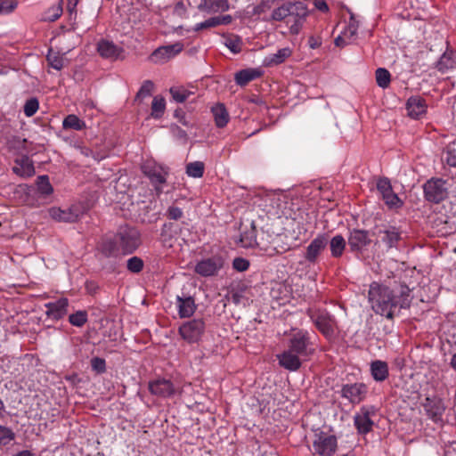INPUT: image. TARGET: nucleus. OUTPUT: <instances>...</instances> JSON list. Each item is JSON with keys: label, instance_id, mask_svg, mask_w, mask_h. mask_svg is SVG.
<instances>
[{"label": "nucleus", "instance_id": "33", "mask_svg": "<svg viewBox=\"0 0 456 456\" xmlns=\"http://www.w3.org/2000/svg\"><path fill=\"white\" fill-rule=\"evenodd\" d=\"M261 72L255 69H242L235 74V82L240 86H245L250 81L260 77Z\"/></svg>", "mask_w": 456, "mask_h": 456}, {"label": "nucleus", "instance_id": "50", "mask_svg": "<svg viewBox=\"0 0 456 456\" xmlns=\"http://www.w3.org/2000/svg\"><path fill=\"white\" fill-rule=\"evenodd\" d=\"M38 107H39L38 100L37 98H30L24 104V108H23L24 114L27 117H32L37 111Z\"/></svg>", "mask_w": 456, "mask_h": 456}, {"label": "nucleus", "instance_id": "53", "mask_svg": "<svg viewBox=\"0 0 456 456\" xmlns=\"http://www.w3.org/2000/svg\"><path fill=\"white\" fill-rule=\"evenodd\" d=\"M47 20L50 21H54L58 20L62 14V1L61 0L58 4L52 6L49 8Z\"/></svg>", "mask_w": 456, "mask_h": 456}, {"label": "nucleus", "instance_id": "21", "mask_svg": "<svg viewBox=\"0 0 456 456\" xmlns=\"http://www.w3.org/2000/svg\"><path fill=\"white\" fill-rule=\"evenodd\" d=\"M15 166L12 167V172L20 177L28 178L35 175L33 161L26 154L14 159Z\"/></svg>", "mask_w": 456, "mask_h": 456}, {"label": "nucleus", "instance_id": "19", "mask_svg": "<svg viewBox=\"0 0 456 456\" xmlns=\"http://www.w3.org/2000/svg\"><path fill=\"white\" fill-rule=\"evenodd\" d=\"M371 240L369 232L365 230L354 229L348 237V245L353 252H360L370 245Z\"/></svg>", "mask_w": 456, "mask_h": 456}, {"label": "nucleus", "instance_id": "11", "mask_svg": "<svg viewBox=\"0 0 456 456\" xmlns=\"http://www.w3.org/2000/svg\"><path fill=\"white\" fill-rule=\"evenodd\" d=\"M51 218L57 222L74 223L84 214V209L79 205H72L67 208L53 207L48 209Z\"/></svg>", "mask_w": 456, "mask_h": 456}, {"label": "nucleus", "instance_id": "63", "mask_svg": "<svg viewBox=\"0 0 456 456\" xmlns=\"http://www.w3.org/2000/svg\"><path fill=\"white\" fill-rule=\"evenodd\" d=\"M172 132H173L174 135L179 139H186V137H187L186 132L184 130L181 129L177 126H172Z\"/></svg>", "mask_w": 456, "mask_h": 456}, {"label": "nucleus", "instance_id": "28", "mask_svg": "<svg viewBox=\"0 0 456 456\" xmlns=\"http://www.w3.org/2000/svg\"><path fill=\"white\" fill-rule=\"evenodd\" d=\"M370 372L374 380L384 381L389 375L388 365L386 362L376 360L370 362Z\"/></svg>", "mask_w": 456, "mask_h": 456}, {"label": "nucleus", "instance_id": "57", "mask_svg": "<svg viewBox=\"0 0 456 456\" xmlns=\"http://www.w3.org/2000/svg\"><path fill=\"white\" fill-rule=\"evenodd\" d=\"M232 267L238 272H244L248 269L249 262L242 257L233 259Z\"/></svg>", "mask_w": 456, "mask_h": 456}, {"label": "nucleus", "instance_id": "55", "mask_svg": "<svg viewBox=\"0 0 456 456\" xmlns=\"http://www.w3.org/2000/svg\"><path fill=\"white\" fill-rule=\"evenodd\" d=\"M217 26H218L217 19L216 17H211V18L206 20L203 22L196 24L195 27L193 28V30L194 31H200V30H202V29L215 28V27H217Z\"/></svg>", "mask_w": 456, "mask_h": 456}, {"label": "nucleus", "instance_id": "8", "mask_svg": "<svg viewBox=\"0 0 456 456\" xmlns=\"http://www.w3.org/2000/svg\"><path fill=\"white\" fill-rule=\"evenodd\" d=\"M224 264L225 259L222 256L215 255L199 261L194 267V272L202 277L216 276Z\"/></svg>", "mask_w": 456, "mask_h": 456}, {"label": "nucleus", "instance_id": "54", "mask_svg": "<svg viewBox=\"0 0 456 456\" xmlns=\"http://www.w3.org/2000/svg\"><path fill=\"white\" fill-rule=\"evenodd\" d=\"M240 240L244 247H252L254 244H256V240L255 228L253 227L249 232L241 234Z\"/></svg>", "mask_w": 456, "mask_h": 456}, {"label": "nucleus", "instance_id": "10", "mask_svg": "<svg viewBox=\"0 0 456 456\" xmlns=\"http://www.w3.org/2000/svg\"><path fill=\"white\" fill-rule=\"evenodd\" d=\"M205 331V322L203 319H193L184 322L179 328V334L188 343L198 342Z\"/></svg>", "mask_w": 456, "mask_h": 456}, {"label": "nucleus", "instance_id": "38", "mask_svg": "<svg viewBox=\"0 0 456 456\" xmlns=\"http://www.w3.org/2000/svg\"><path fill=\"white\" fill-rule=\"evenodd\" d=\"M375 77L377 85L385 89L387 88L391 82V75L385 68H379L376 69Z\"/></svg>", "mask_w": 456, "mask_h": 456}, {"label": "nucleus", "instance_id": "49", "mask_svg": "<svg viewBox=\"0 0 456 456\" xmlns=\"http://www.w3.org/2000/svg\"><path fill=\"white\" fill-rule=\"evenodd\" d=\"M126 267L130 272L138 273L143 268V261L138 256H132L127 260Z\"/></svg>", "mask_w": 456, "mask_h": 456}, {"label": "nucleus", "instance_id": "62", "mask_svg": "<svg viewBox=\"0 0 456 456\" xmlns=\"http://www.w3.org/2000/svg\"><path fill=\"white\" fill-rule=\"evenodd\" d=\"M314 5L321 12H326L329 11V7L325 0H314Z\"/></svg>", "mask_w": 456, "mask_h": 456}, {"label": "nucleus", "instance_id": "44", "mask_svg": "<svg viewBox=\"0 0 456 456\" xmlns=\"http://www.w3.org/2000/svg\"><path fill=\"white\" fill-rule=\"evenodd\" d=\"M38 191L43 195H50L53 189L47 175H40L37 179Z\"/></svg>", "mask_w": 456, "mask_h": 456}, {"label": "nucleus", "instance_id": "47", "mask_svg": "<svg viewBox=\"0 0 456 456\" xmlns=\"http://www.w3.org/2000/svg\"><path fill=\"white\" fill-rule=\"evenodd\" d=\"M152 89L153 83L151 80H145L136 94L134 101L141 102L144 98L149 97L151 94Z\"/></svg>", "mask_w": 456, "mask_h": 456}, {"label": "nucleus", "instance_id": "29", "mask_svg": "<svg viewBox=\"0 0 456 456\" xmlns=\"http://www.w3.org/2000/svg\"><path fill=\"white\" fill-rule=\"evenodd\" d=\"M178 314L181 318L191 316L195 310L196 305L191 297H177Z\"/></svg>", "mask_w": 456, "mask_h": 456}, {"label": "nucleus", "instance_id": "9", "mask_svg": "<svg viewBox=\"0 0 456 456\" xmlns=\"http://www.w3.org/2000/svg\"><path fill=\"white\" fill-rule=\"evenodd\" d=\"M338 441L337 437L333 435H329L325 432L315 434L313 442V449L314 454L319 456H332L337 450Z\"/></svg>", "mask_w": 456, "mask_h": 456}, {"label": "nucleus", "instance_id": "31", "mask_svg": "<svg viewBox=\"0 0 456 456\" xmlns=\"http://www.w3.org/2000/svg\"><path fill=\"white\" fill-rule=\"evenodd\" d=\"M456 67V57L452 50L445 51L436 64L438 71L445 73Z\"/></svg>", "mask_w": 456, "mask_h": 456}, {"label": "nucleus", "instance_id": "3", "mask_svg": "<svg viewBox=\"0 0 456 456\" xmlns=\"http://www.w3.org/2000/svg\"><path fill=\"white\" fill-rule=\"evenodd\" d=\"M329 243V237L325 233L318 234L308 246L303 254L304 262L307 266L315 265L320 262L322 254L325 251Z\"/></svg>", "mask_w": 456, "mask_h": 456}, {"label": "nucleus", "instance_id": "35", "mask_svg": "<svg viewBox=\"0 0 456 456\" xmlns=\"http://www.w3.org/2000/svg\"><path fill=\"white\" fill-rule=\"evenodd\" d=\"M357 33V27L354 25H349L341 35L335 38L334 44L336 46L344 47L351 43L352 39Z\"/></svg>", "mask_w": 456, "mask_h": 456}, {"label": "nucleus", "instance_id": "60", "mask_svg": "<svg viewBox=\"0 0 456 456\" xmlns=\"http://www.w3.org/2000/svg\"><path fill=\"white\" fill-rule=\"evenodd\" d=\"M175 117L178 119V121L183 124V126H191L190 122L185 118V114L184 112L179 109V110H175Z\"/></svg>", "mask_w": 456, "mask_h": 456}, {"label": "nucleus", "instance_id": "36", "mask_svg": "<svg viewBox=\"0 0 456 456\" xmlns=\"http://www.w3.org/2000/svg\"><path fill=\"white\" fill-rule=\"evenodd\" d=\"M62 127L66 130L72 129L81 131L86 127V123L75 114L68 115L62 121Z\"/></svg>", "mask_w": 456, "mask_h": 456}, {"label": "nucleus", "instance_id": "23", "mask_svg": "<svg viewBox=\"0 0 456 456\" xmlns=\"http://www.w3.org/2000/svg\"><path fill=\"white\" fill-rule=\"evenodd\" d=\"M427 103L420 96H411L407 100L406 110L408 115L415 119L419 118L427 112Z\"/></svg>", "mask_w": 456, "mask_h": 456}, {"label": "nucleus", "instance_id": "45", "mask_svg": "<svg viewBox=\"0 0 456 456\" xmlns=\"http://www.w3.org/2000/svg\"><path fill=\"white\" fill-rule=\"evenodd\" d=\"M46 60L48 64L56 70H61L63 67V58L59 54V53H55L53 50H50Z\"/></svg>", "mask_w": 456, "mask_h": 456}, {"label": "nucleus", "instance_id": "51", "mask_svg": "<svg viewBox=\"0 0 456 456\" xmlns=\"http://www.w3.org/2000/svg\"><path fill=\"white\" fill-rule=\"evenodd\" d=\"M15 435L9 428L0 425V444L5 445L12 441Z\"/></svg>", "mask_w": 456, "mask_h": 456}, {"label": "nucleus", "instance_id": "37", "mask_svg": "<svg viewBox=\"0 0 456 456\" xmlns=\"http://www.w3.org/2000/svg\"><path fill=\"white\" fill-rule=\"evenodd\" d=\"M330 253L333 257H340L346 248V240L340 234L334 236L330 241Z\"/></svg>", "mask_w": 456, "mask_h": 456}, {"label": "nucleus", "instance_id": "12", "mask_svg": "<svg viewBox=\"0 0 456 456\" xmlns=\"http://www.w3.org/2000/svg\"><path fill=\"white\" fill-rule=\"evenodd\" d=\"M377 189L382 196L385 204L389 208H400L403 207V200L399 199L396 193L394 192L389 179L387 177L380 178L377 182Z\"/></svg>", "mask_w": 456, "mask_h": 456}, {"label": "nucleus", "instance_id": "13", "mask_svg": "<svg viewBox=\"0 0 456 456\" xmlns=\"http://www.w3.org/2000/svg\"><path fill=\"white\" fill-rule=\"evenodd\" d=\"M368 392L363 383L346 384L341 388V396L353 404H358L364 400Z\"/></svg>", "mask_w": 456, "mask_h": 456}, {"label": "nucleus", "instance_id": "20", "mask_svg": "<svg viewBox=\"0 0 456 456\" xmlns=\"http://www.w3.org/2000/svg\"><path fill=\"white\" fill-rule=\"evenodd\" d=\"M47 309L45 314L48 318L58 321L63 318L67 312L69 306V300L66 297H61L54 302H49L45 305Z\"/></svg>", "mask_w": 456, "mask_h": 456}, {"label": "nucleus", "instance_id": "26", "mask_svg": "<svg viewBox=\"0 0 456 456\" xmlns=\"http://www.w3.org/2000/svg\"><path fill=\"white\" fill-rule=\"evenodd\" d=\"M98 248L101 254L105 257H116L121 253V249L115 236L103 240Z\"/></svg>", "mask_w": 456, "mask_h": 456}, {"label": "nucleus", "instance_id": "2", "mask_svg": "<svg viewBox=\"0 0 456 456\" xmlns=\"http://www.w3.org/2000/svg\"><path fill=\"white\" fill-rule=\"evenodd\" d=\"M123 255L132 254L141 243L140 232L130 226H122L114 235Z\"/></svg>", "mask_w": 456, "mask_h": 456}, {"label": "nucleus", "instance_id": "59", "mask_svg": "<svg viewBox=\"0 0 456 456\" xmlns=\"http://www.w3.org/2000/svg\"><path fill=\"white\" fill-rule=\"evenodd\" d=\"M78 0H68L67 3V11L69 14V19H76L77 17V5Z\"/></svg>", "mask_w": 456, "mask_h": 456}, {"label": "nucleus", "instance_id": "32", "mask_svg": "<svg viewBox=\"0 0 456 456\" xmlns=\"http://www.w3.org/2000/svg\"><path fill=\"white\" fill-rule=\"evenodd\" d=\"M291 54V50L289 47L281 48L277 53L268 55L265 58L264 64L268 67L279 65L285 61Z\"/></svg>", "mask_w": 456, "mask_h": 456}, {"label": "nucleus", "instance_id": "25", "mask_svg": "<svg viewBox=\"0 0 456 456\" xmlns=\"http://www.w3.org/2000/svg\"><path fill=\"white\" fill-rule=\"evenodd\" d=\"M378 235L381 241L390 248L396 247L397 243L401 240V232L394 226L380 229L378 232Z\"/></svg>", "mask_w": 456, "mask_h": 456}, {"label": "nucleus", "instance_id": "7", "mask_svg": "<svg viewBox=\"0 0 456 456\" xmlns=\"http://www.w3.org/2000/svg\"><path fill=\"white\" fill-rule=\"evenodd\" d=\"M288 349L299 354L303 360H306L314 352L311 346L309 334L305 330H297L292 334Z\"/></svg>", "mask_w": 456, "mask_h": 456}, {"label": "nucleus", "instance_id": "24", "mask_svg": "<svg viewBox=\"0 0 456 456\" xmlns=\"http://www.w3.org/2000/svg\"><path fill=\"white\" fill-rule=\"evenodd\" d=\"M278 359L281 366L291 371L297 370L304 361L303 357L289 349L278 355Z\"/></svg>", "mask_w": 456, "mask_h": 456}, {"label": "nucleus", "instance_id": "42", "mask_svg": "<svg viewBox=\"0 0 456 456\" xmlns=\"http://www.w3.org/2000/svg\"><path fill=\"white\" fill-rule=\"evenodd\" d=\"M442 159L446 164H448L450 167H456V143L455 142L449 144L446 147V149L442 156Z\"/></svg>", "mask_w": 456, "mask_h": 456}, {"label": "nucleus", "instance_id": "5", "mask_svg": "<svg viewBox=\"0 0 456 456\" xmlns=\"http://www.w3.org/2000/svg\"><path fill=\"white\" fill-rule=\"evenodd\" d=\"M446 182L441 178H431L423 185L425 199L432 203L438 204L448 196Z\"/></svg>", "mask_w": 456, "mask_h": 456}, {"label": "nucleus", "instance_id": "61", "mask_svg": "<svg viewBox=\"0 0 456 456\" xmlns=\"http://www.w3.org/2000/svg\"><path fill=\"white\" fill-rule=\"evenodd\" d=\"M234 305H238L241 304L243 299V295L240 291H233L231 294V297L229 298Z\"/></svg>", "mask_w": 456, "mask_h": 456}, {"label": "nucleus", "instance_id": "34", "mask_svg": "<svg viewBox=\"0 0 456 456\" xmlns=\"http://www.w3.org/2000/svg\"><path fill=\"white\" fill-rule=\"evenodd\" d=\"M211 111L217 127H224L229 121V114L224 104H216L212 107Z\"/></svg>", "mask_w": 456, "mask_h": 456}, {"label": "nucleus", "instance_id": "40", "mask_svg": "<svg viewBox=\"0 0 456 456\" xmlns=\"http://www.w3.org/2000/svg\"><path fill=\"white\" fill-rule=\"evenodd\" d=\"M165 108V99L160 96H155L151 103V116L154 118H159L163 115Z\"/></svg>", "mask_w": 456, "mask_h": 456}, {"label": "nucleus", "instance_id": "64", "mask_svg": "<svg viewBox=\"0 0 456 456\" xmlns=\"http://www.w3.org/2000/svg\"><path fill=\"white\" fill-rule=\"evenodd\" d=\"M308 45H309L310 48L316 49L322 45V40L320 37H315L312 36L308 39Z\"/></svg>", "mask_w": 456, "mask_h": 456}, {"label": "nucleus", "instance_id": "56", "mask_svg": "<svg viewBox=\"0 0 456 456\" xmlns=\"http://www.w3.org/2000/svg\"><path fill=\"white\" fill-rule=\"evenodd\" d=\"M91 366L92 369L98 373H103L106 370L105 360L100 357H94L91 360Z\"/></svg>", "mask_w": 456, "mask_h": 456}, {"label": "nucleus", "instance_id": "4", "mask_svg": "<svg viewBox=\"0 0 456 456\" xmlns=\"http://www.w3.org/2000/svg\"><path fill=\"white\" fill-rule=\"evenodd\" d=\"M142 171L150 179L155 189L160 192L162 191L161 185L167 181L168 168L154 160H146L142 165Z\"/></svg>", "mask_w": 456, "mask_h": 456}, {"label": "nucleus", "instance_id": "58", "mask_svg": "<svg viewBox=\"0 0 456 456\" xmlns=\"http://www.w3.org/2000/svg\"><path fill=\"white\" fill-rule=\"evenodd\" d=\"M167 216L170 219L178 220L183 216V211L178 207L171 206L167 209Z\"/></svg>", "mask_w": 456, "mask_h": 456}, {"label": "nucleus", "instance_id": "27", "mask_svg": "<svg viewBox=\"0 0 456 456\" xmlns=\"http://www.w3.org/2000/svg\"><path fill=\"white\" fill-rule=\"evenodd\" d=\"M230 8L228 0H201L199 9L207 12H226Z\"/></svg>", "mask_w": 456, "mask_h": 456}, {"label": "nucleus", "instance_id": "15", "mask_svg": "<svg viewBox=\"0 0 456 456\" xmlns=\"http://www.w3.org/2000/svg\"><path fill=\"white\" fill-rule=\"evenodd\" d=\"M375 414L373 406H363L354 418V426L361 434H367L372 429L373 421L371 416Z\"/></svg>", "mask_w": 456, "mask_h": 456}, {"label": "nucleus", "instance_id": "52", "mask_svg": "<svg viewBox=\"0 0 456 456\" xmlns=\"http://www.w3.org/2000/svg\"><path fill=\"white\" fill-rule=\"evenodd\" d=\"M17 7L15 0H0V15L9 14Z\"/></svg>", "mask_w": 456, "mask_h": 456}, {"label": "nucleus", "instance_id": "46", "mask_svg": "<svg viewBox=\"0 0 456 456\" xmlns=\"http://www.w3.org/2000/svg\"><path fill=\"white\" fill-rule=\"evenodd\" d=\"M224 45L232 53H239L241 51L242 41L238 36H232L225 39Z\"/></svg>", "mask_w": 456, "mask_h": 456}, {"label": "nucleus", "instance_id": "39", "mask_svg": "<svg viewBox=\"0 0 456 456\" xmlns=\"http://www.w3.org/2000/svg\"><path fill=\"white\" fill-rule=\"evenodd\" d=\"M204 163L201 161H194L187 164L186 174L193 178H200L204 174Z\"/></svg>", "mask_w": 456, "mask_h": 456}, {"label": "nucleus", "instance_id": "14", "mask_svg": "<svg viewBox=\"0 0 456 456\" xmlns=\"http://www.w3.org/2000/svg\"><path fill=\"white\" fill-rule=\"evenodd\" d=\"M149 391L151 395L159 397L167 398L176 393V387L170 379H156L149 382Z\"/></svg>", "mask_w": 456, "mask_h": 456}, {"label": "nucleus", "instance_id": "30", "mask_svg": "<svg viewBox=\"0 0 456 456\" xmlns=\"http://www.w3.org/2000/svg\"><path fill=\"white\" fill-rule=\"evenodd\" d=\"M178 226L175 224H165L161 229L160 241L164 247L172 248L175 240V235Z\"/></svg>", "mask_w": 456, "mask_h": 456}, {"label": "nucleus", "instance_id": "18", "mask_svg": "<svg viewBox=\"0 0 456 456\" xmlns=\"http://www.w3.org/2000/svg\"><path fill=\"white\" fill-rule=\"evenodd\" d=\"M310 318L323 335L328 337L333 334L334 320L328 313L314 312L310 314Z\"/></svg>", "mask_w": 456, "mask_h": 456}, {"label": "nucleus", "instance_id": "41", "mask_svg": "<svg viewBox=\"0 0 456 456\" xmlns=\"http://www.w3.org/2000/svg\"><path fill=\"white\" fill-rule=\"evenodd\" d=\"M88 320L87 312L85 310H78L74 314H69V322L71 325L76 327H82Z\"/></svg>", "mask_w": 456, "mask_h": 456}, {"label": "nucleus", "instance_id": "22", "mask_svg": "<svg viewBox=\"0 0 456 456\" xmlns=\"http://www.w3.org/2000/svg\"><path fill=\"white\" fill-rule=\"evenodd\" d=\"M97 52L101 57L109 60H117L123 53V48L112 41L102 39L97 44Z\"/></svg>", "mask_w": 456, "mask_h": 456}, {"label": "nucleus", "instance_id": "48", "mask_svg": "<svg viewBox=\"0 0 456 456\" xmlns=\"http://www.w3.org/2000/svg\"><path fill=\"white\" fill-rule=\"evenodd\" d=\"M287 18L288 20L289 19V3L274 9L272 12V19L273 20L281 21Z\"/></svg>", "mask_w": 456, "mask_h": 456}, {"label": "nucleus", "instance_id": "1", "mask_svg": "<svg viewBox=\"0 0 456 456\" xmlns=\"http://www.w3.org/2000/svg\"><path fill=\"white\" fill-rule=\"evenodd\" d=\"M410 292L411 289L405 284H401L395 290L374 282L370 286L369 301L377 314L392 320L402 309L410 307Z\"/></svg>", "mask_w": 456, "mask_h": 456}, {"label": "nucleus", "instance_id": "43", "mask_svg": "<svg viewBox=\"0 0 456 456\" xmlns=\"http://www.w3.org/2000/svg\"><path fill=\"white\" fill-rule=\"evenodd\" d=\"M173 99L177 102H185L189 96L191 94V92L185 89L182 86L171 87L169 90Z\"/></svg>", "mask_w": 456, "mask_h": 456}, {"label": "nucleus", "instance_id": "16", "mask_svg": "<svg viewBox=\"0 0 456 456\" xmlns=\"http://www.w3.org/2000/svg\"><path fill=\"white\" fill-rule=\"evenodd\" d=\"M183 45L175 43L173 45H164L157 48L151 55V60L155 63H163L182 52Z\"/></svg>", "mask_w": 456, "mask_h": 456}, {"label": "nucleus", "instance_id": "6", "mask_svg": "<svg viewBox=\"0 0 456 456\" xmlns=\"http://www.w3.org/2000/svg\"><path fill=\"white\" fill-rule=\"evenodd\" d=\"M289 19L287 23L289 24V31L293 35H297L309 14L306 4L302 1L289 3Z\"/></svg>", "mask_w": 456, "mask_h": 456}, {"label": "nucleus", "instance_id": "17", "mask_svg": "<svg viewBox=\"0 0 456 456\" xmlns=\"http://www.w3.org/2000/svg\"><path fill=\"white\" fill-rule=\"evenodd\" d=\"M423 407L430 419L435 423L442 422V418L445 411V406L442 399L427 397Z\"/></svg>", "mask_w": 456, "mask_h": 456}]
</instances>
